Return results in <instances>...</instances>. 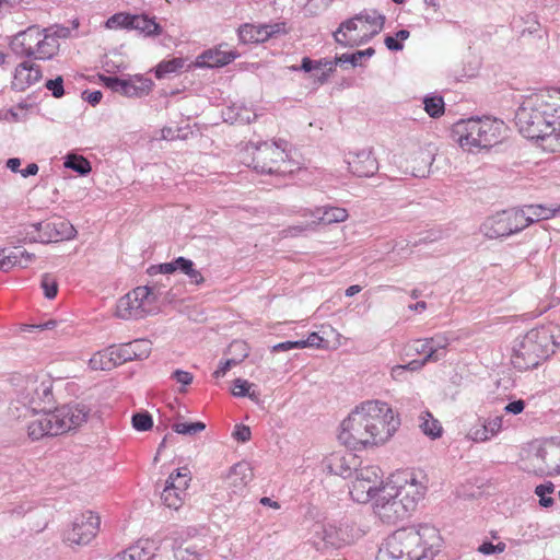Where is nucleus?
Listing matches in <instances>:
<instances>
[{"mask_svg": "<svg viewBox=\"0 0 560 560\" xmlns=\"http://www.w3.org/2000/svg\"><path fill=\"white\" fill-rule=\"evenodd\" d=\"M115 347H109L104 350L95 352L89 360V366L93 371H110L117 365L118 358H116Z\"/></svg>", "mask_w": 560, "mask_h": 560, "instance_id": "72a5a7b5", "label": "nucleus"}, {"mask_svg": "<svg viewBox=\"0 0 560 560\" xmlns=\"http://www.w3.org/2000/svg\"><path fill=\"white\" fill-rule=\"evenodd\" d=\"M154 542L150 539H140L126 550L117 553L113 560H149L154 555Z\"/></svg>", "mask_w": 560, "mask_h": 560, "instance_id": "c756f323", "label": "nucleus"}, {"mask_svg": "<svg viewBox=\"0 0 560 560\" xmlns=\"http://www.w3.org/2000/svg\"><path fill=\"white\" fill-rule=\"evenodd\" d=\"M354 480L350 487V495L358 503H368L381 493L383 474L378 466L366 465L354 469Z\"/></svg>", "mask_w": 560, "mask_h": 560, "instance_id": "ddd939ff", "label": "nucleus"}, {"mask_svg": "<svg viewBox=\"0 0 560 560\" xmlns=\"http://www.w3.org/2000/svg\"><path fill=\"white\" fill-rule=\"evenodd\" d=\"M373 509L378 518L387 524H395L409 515L402 502L394 494L390 485L382 487L381 493L375 498Z\"/></svg>", "mask_w": 560, "mask_h": 560, "instance_id": "a211bd4d", "label": "nucleus"}, {"mask_svg": "<svg viewBox=\"0 0 560 560\" xmlns=\"http://www.w3.org/2000/svg\"><path fill=\"white\" fill-rule=\"evenodd\" d=\"M252 166L261 174L284 175L292 173L294 163L288 154V143L284 140L272 142L250 143Z\"/></svg>", "mask_w": 560, "mask_h": 560, "instance_id": "9d476101", "label": "nucleus"}, {"mask_svg": "<svg viewBox=\"0 0 560 560\" xmlns=\"http://www.w3.org/2000/svg\"><path fill=\"white\" fill-rule=\"evenodd\" d=\"M11 385L16 400L33 411L45 410L55 402L54 380L44 371L16 373Z\"/></svg>", "mask_w": 560, "mask_h": 560, "instance_id": "423d86ee", "label": "nucleus"}, {"mask_svg": "<svg viewBox=\"0 0 560 560\" xmlns=\"http://www.w3.org/2000/svg\"><path fill=\"white\" fill-rule=\"evenodd\" d=\"M346 162L350 172L359 177H370L378 171V162L371 148L350 151Z\"/></svg>", "mask_w": 560, "mask_h": 560, "instance_id": "aec40b11", "label": "nucleus"}, {"mask_svg": "<svg viewBox=\"0 0 560 560\" xmlns=\"http://www.w3.org/2000/svg\"><path fill=\"white\" fill-rule=\"evenodd\" d=\"M523 213L517 208L504 210L488 218L481 225L482 233L488 238L506 237L524 230Z\"/></svg>", "mask_w": 560, "mask_h": 560, "instance_id": "2eb2a0df", "label": "nucleus"}, {"mask_svg": "<svg viewBox=\"0 0 560 560\" xmlns=\"http://www.w3.org/2000/svg\"><path fill=\"white\" fill-rule=\"evenodd\" d=\"M488 427V431L492 436H495L503 429V417L495 416L493 418H489L488 420H483Z\"/></svg>", "mask_w": 560, "mask_h": 560, "instance_id": "052dcab7", "label": "nucleus"}, {"mask_svg": "<svg viewBox=\"0 0 560 560\" xmlns=\"http://www.w3.org/2000/svg\"><path fill=\"white\" fill-rule=\"evenodd\" d=\"M100 79L103 84L113 92L128 97H140L148 94L152 84L150 80H143L141 81V85H136L130 80H122L116 77L100 75Z\"/></svg>", "mask_w": 560, "mask_h": 560, "instance_id": "b1692460", "label": "nucleus"}, {"mask_svg": "<svg viewBox=\"0 0 560 560\" xmlns=\"http://www.w3.org/2000/svg\"><path fill=\"white\" fill-rule=\"evenodd\" d=\"M152 417L149 413H136L132 417V425L138 431H147L152 427Z\"/></svg>", "mask_w": 560, "mask_h": 560, "instance_id": "6e6d98bb", "label": "nucleus"}, {"mask_svg": "<svg viewBox=\"0 0 560 560\" xmlns=\"http://www.w3.org/2000/svg\"><path fill=\"white\" fill-rule=\"evenodd\" d=\"M466 436L474 442H486L493 438L488 431V427L485 421H479L477 424L471 425Z\"/></svg>", "mask_w": 560, "mask_h": 560, "instance_id": "de8ad7c7", "label": "nucleus"}, {"mask_svg": "<svg viewBox=\"0 0 560 560\" xmlns=\"http://www.w3.org/2000/svg\"><path fill=\"white\" fill-rule=\"evenodd\" d=\"M156 299L152 288L138 287L118 300L116 315L122 319L142 318L152 311Z\"/></svg>", "mask_w": 560, "mask_h": 560, "instance_id": "f8f14e48", "label": "nucleus"}, {"mask_svg": "<svg viewBox=\"0 0 560 560\" xmlns=\"http://www.w3.org/2000/svg\"><path fill=\"white\" fill-rule=\"evenodd\" d=\"M432 348H429L430 354L425 355V360L439 361L444 357V350L450 345V340L444 335H436L432 338H428Z\"/></svg>", "mask_w": 560, "mask_h": 560, "instance_id": "37998d69", "label": "nucleus"}, {"mask_svg": "<svg viewBox=\"0 0 560 560\" xmlns=\"http://www.w3.org/2000/svg\"><path fill=\"white\" fill-rule=\"evenodd\" d=\"M423 103L425 112L433 118L440 117L444 113V102L441 96L425 97Z\"/></svg>", "mask_w": 560, "mask_h": 560, "instance_id": "09e8293b", "label": "nucleus"}, {"mask_svg": "<svg viewBox=\"0 0 560 560\" xmlns=\"http://www.w3.org/2000/svg\"><path fill=\"white\" fill-rule=\"evenodd\" d=\"M311 215L314 218V221L311 224H307L306 226H292L289 229V232L291 235H298L299 233H302L308 228H312L314 224H331V223H339L343 222L348 219L349 214L348 211L345 208L340 207H319L315 210H310L307 213H304V215Z\"/></svg>", "mask_w": 560, "mask_h": 560, "instance_id": "412c9836", "label": "nucleus"}, {"mask_svg": "<svg viewBox=\"0 0 560 560\" xmlns=\"http://www.w3.org/2000/svg\"><path fill=\"white\" fill-rule=\"evenodd\" d=\"M322 67L327 68V71H323L320 77H318V81L323 83L327 80L329 74L334 71L332 61L326 60V59L313 61L308 57H304L302 59L301 69L305 72H310L312 70H318Z\"/></svg>", "mask_w": 560, "mask_h": 560, "instance_id": "ea45409f", "label": "nucleus"}, {"mask_svg": "<svg viewBox=\"0 0 560 560\" xmlns=\"http://www.w3.org/2000/svg\"><path fill=\"white\" fill-rule=\"evenodd\" d=\"M386 485L392 486L394 494L402 502L408 514L415 510L417 503L425 493V487L412 474L394 476Z\"/></svg>", "mask_w": 560, "mask_h": 560, "instance_id": "f3484780", "label": "nucleus"}, {"mask_svg": "<svg viewBox=\"0 0 560 560\" xmlns=\"http://www.w3.org/2000/svg\"><path fill=\"white\" fill-rule=\"evenodd\" d=\"M560 345V328L547 325L530 329L515 345L512 364L520 371L538 366Z\"/></svg>", "mask_w": 560, "mask_h": 560, "instance_id": "39448f33", "label": "nucleus"}, {"mask_svg": "<svg viewBox=\"0 0 560 560\" xmlns=\"http://www.w3.org/2000/svg\"><path fill=\"white\" fill-rule=\"evenodd\" d=\"M324 342H325L324 338L320 337L317 332H312L307 337V339L300 340V343H303L301 346V349L306 348V347L324 348L325 347Z\"/></svg>", "mask_w": 560, "mask_h": 560, "instance_id": "680f3d73", "label": "nucleus"}, {"mask_svg": "<svg viewBox=\"0 0 560 560\" xmlns=\"http://www.w3.org/2000/svg\"><path fill=\"white\" fill-rule=\"evenodd\" d=\"M132 14L129 13H116L106 21L107 28H129L131 26Z\"/></svg>", "mask_w": 560, "mask_h": 560, "instance_id": "3c124183", "label": "nucleus"}, {"mask_svg": "<svg viewBox=\"0 0 560 560\" xmlns=\"http://www.w3.org/2000/svg\"><path fill=\"white\" fill-rule=\"evenodd\" d=\"M303 343H300V340L298 341H284L277 343L272 347L273 352H280V351H289L292 349H301V346Z\"/></svg>", "mask_w": 560, "mask_h": 560, "instance_id": "338daca9", "label": "nucleus"}, {"mask_svg": "<svg viewBox=\"0 0 560 560\" xmlns=\"http://www.w3.org/2000/svg\"><path fill=\"white\" fill-rule=\"evenodd\" d=\"M116 358H118L119 365L132 360H143L149 357L151 352V343L147 339H137L128 343L115 347Z\"/></svg>", "mask_w": 560, "mask_h": 560, "instance_id": "bb28decb", "label": "nucleus"}, {"mask_svg": "<svg viewBox=\"0 0 560 560\" xmlns=\"http://www.w3.org/2000/svg\"><path fill=\"white\" fill-rule=\"evenodd\" d=\"M65 166L80 175H88L92 170L90 162L82 155L77 154H69L66 159Z\"/></svg>", "mask_w": 560, "mask_h": 560, "instance_id": "a18cd8bd", "label": "nucleus"}, {"mask_svg": "<svg viewBox=\"0 0 560 560\" xmlns=\"http://www.w3.org/2000/svg\"><path fill=\"white\" fill-rule=\"evenodd\" d=\"M184 65L185 60L183 58H173L171 60L162 61L155 69V77L158 79H162L167 74L175 73L179 71Z\"/></svg>", "mask_w": 560, "mask_h": 560, "instance_id": "c03bdc74", "label": "nucleus"}, {"mask_svg": "<svg viewBox=\"0 0 560 560\" xmlns=\"http://www.w3.org/2000/svg\"><path fill=\"white\" fill-rule=\"evenodd\" d=\"M234 350H240L238 357H232L225 361L220 362V365L218 369L213 372V376L215 378L223 377L226 372L240 364L245 358L248 357L249 348L245 341L242 340H235L233 341L229 347V352H233Z\"/></svg>", "mask_w": 560, "mask_h": 560, "instance_id": "473e14b6", "label": "nucleus"}, {"mask_svg": "<svg viewBox=\"0 0 560 560\" xmlns=\"http://www.w3.org/2000/svg\"><path fill=\"white\" fill-rule=\"evenodd\" d=\"M399 425V418L387 402L369 400L358 406L342 421L338 439L352 448L376 445L389 440Z\"/></svg>", "mask_w": 560, "mask_h": 560, "instance_id": "f03ea898", "label": "nucleus"}, {"mask_svg": "<svg viewBox=\"0 0 560 560\" xmlns=\"http://www.w3.org/2000/svg\"><path fill=\"white\" fill-rule=\"evenodd\" d=\"M130 30H138L147 36H158L162 33L161 26L147 15H132Z\"/></svg>", "mask_w": 560, "mask_h": 560, "instance_id": "e433bc0d", "label": "nucleus"}, {"mask_svg": "<svg viewBox=\"0 0 560 560\" xmlns=\"http://www.w3.org/2000/svg\"><path fill=\"white\" fill-rule=\"evenodd\" d=\"M520 213H523L525 219L524 229L541 220L553 218L560 210V207H546L542 205H526L517 208Z\"/></svg>", "mask_w": 560, "mask_h": 560, "instance_id": "7c9ffc66", "label": "nucleus"}, {"mask_svg": "<svg viewBox=\"0 0 560 560\" xmlns=\"http://www.w3.org/2000/svg\"><path fill=\"white\" fill-rule=\"evenodd\" d=\"M45 86L56 98H59L65 94L62 77H57L54 80L46 81Z\"/></svg>", "mask_w": 560, "mask_h": 560, "instance_id": "4d7b16f0", "label": "nucleus"}, {"mask_svg": "<svg viewBox=\"0 0 560 560\" xmlns=\"http://www.w3.org/2000/svg\"><path fill=\"white\" fill-rule=\"evenodd\" d=\"M59 35L50 28L31 25L15 34L11 40L12 50L35 60H50L59 51Z\"/></svg>", "mask_w": 560, "mask_h": 560, "instance_id": "0eeeda50", "label": "nucleus"}, {"mask_svg": "<svg viewBox=\"0 0 560 560\" xmlns=\"http://www.w3.org/2000/svg\"><path fill=\"white\" fill-rule=\"evenodd\" d=\"M206 429V424L201 421L191 422V423H175L173 424V430L183 435H195Z\"/></svg>", "mask_w": 560, "mask_h": 560, "instance_id": "8fccbe9b", "label": "nucleus"}, {"mask_svg": "<svg viewBox=\"0 0 560 560\" xmlns=\"http://www.w3.org/2000/svg\"><path fill=\"white\" fill-rule=\"evenodd\" d=\"M524 409H525V401L522 399L511 401L504 407V411L506 413H512V415H520L524 411Z\"/></svg>", "mask_w": 560, "mask_h": 560, "instance_id": "69168bd1", "label": "nucleus"}, {"mask_svg": "<svg viewBox=\"0 0 560 560\" xmlns=\"http://www.w3.org/2000/svg\"><path fill=\"white\" fill-rule=\"evenodd\" d=\"M442 546L439 529L430 524L404 527L389 535L380 548V560H433Z\"/></svg>", "mask_w": 560, "mask_h": 560, "instance_id": "7ed1b4c3", "label": "nucleus"}, {"mask_svg": "<svg viewBox=\"0 0 560 560\" xmlns=\"http://www.w3.org/2000/svg\"><path fill=\"white\" fill-rule=\"evenodd\" d=\"M202 548L191 541H186L178 545L174 550L176 560H201Z\"/></svg>", "mask_w": 560, "mask_h": 560, "instance_id": "4c0bfd02", "label": "nucleus"}, {"mask_svg": "<svg viewBox=\"0 0 560 560\" xmlns=\"http://www.w3.org/2000/svg\"><path fill=\"white\" fill-rule=\"evenodd\" d=\"M406 162V173H410L415 177H425L429 174V167L433 162V156L431 152L418 148L410 154V159H407Z\"/></svg>", "mask_w": 560, "mask_h": 560, "instance_id": "c85d7f7f", "label": "nucleus"}, {"mask_svg": "<svg viewBox=\"0 0 560 560\" xmlns=\"http://www.w3.org/2000/svg\"><path fill=\"white\" fill-rule=\"evenodd\" d=\"M503 122L490 118H469L457 121L453 133L458 144L467 151L490 148L500 141Z\"/></svg>", "mask_w": 560, "mask_h": 560, "instance_id": "6e6552de", "label": "nucleus"}, {"mask_svg": "<svg viewBox=\"0 0 560 560\" xmlns=\"http://www.w3.org/2000/svg\"><path fill=\"white\" fill-rule=\"evenodd\" d=\"M42 78L40 67L31 60H26L15 68L12 85L16 91H25L31 85L39 82Z\"/></svg>", "mask_w": 560, "mask_h": 560, "instance_id": "a878e982", "label": "nucleus"}, {"mask_svg": "<svg viewBox=\"0 0 560 560\" xmlns=\"http://www.w3.org/2000/svg\"><path fill=\"white\" fill-rule=\"evenodd\" d=\"M186 497V493L177 491L174 487L171 485L165 483V487L161 493V499L163 503L170 508L177 510L182 506L184 499Z\"/></svg>", "mask_w": 560, "mask_h": 560, "instance_id": "a19ab883", "label": "nucleus"}, {"mask_svg": "<svg viewBox=\"0 0 560 560\" xmlns=\"http://www.w3.org/2000/svg\"><path fill=\"white\" fill-rule=\"evenodd\" d=\"M506 548L504 542L493 545L492 542L485 541L478 547V551L483 555L502 553Z\"/></svg>", "mask_w": 560, "mask_h": 560, "instance_id": "13d9d810", "label": "nucleus"}, {"mask_svg": "<svg viewBox=\"0 0 560 560\" xmlns=\"http://www.w3.org/2000/svg\"><path fill=\"white\" fill-rule=\"evenodd\" d=\"M224 121L230 124H249L256 114L245 106L233 105L223 112Z\"/></svg>", "mask_w": 560, "mask_h": 560, "instance_id": "c9c22d12", "label": "nucleus"}, {"mask_svg": "<svg viewBox=\"0 0 560 560\" xmlns=\"http://www.w3.org/2000/svg\"><path fill=\"white\" fill-rule=\"evenodd\" d=\"M253 384L247 382L246 380L236 378L233 383L232 394L236 397H245L247 396L254 401L259 400V393L253 390L250 392V387Z\"/></svg>", "mask_w": 560, "mask_h": 560, "instance_id": "49530a36", "label": "nucleus"}, {"mask_svg": "<svg viewBox=\"0 0 560 560\" xmlns=\"http://www.w3.org/2000/svg\"><path fill=\"white\" fill-rule=\"evenodd\" d=\"M354 537L348 525L316 523L312 530V544L316 550L328 552L350 545Z\"/></svg>", "mask_w": 560, "mask_h": 560, "instance_id": "4468645a", "label": "nucleus"}, {"mask_svg": "<svg viewBox=\"0 0 560 560\" xmlns=\"http://www.w3.org/2000/svg\"><path fill=\"white\" fill-rule=\"evenodd\" d=\"M254 472L249 463L240 462L233 465L225 476V486L231 494L241 495L253 480Z\"/></svg>", "mask_w": 560, "mask_h": 560, "instance_id": "5701e85b", "label": "nucleus"}, {"mask_svg": "<svg viewBox=\"0 0 560 560\" xmlns=\"http://www.w3.org/2000/svg\"><path fill=\"white\" fill-rule=\"evenodd\" d=\"M521 467L536 476L560 475V438L530 444L522 458Z\"/></svg>", "mask_w": 560, "mask_h": 560, "instance_id": "9b49d317", "label": "nucleus"}, {"mask_svg": "<svg viewBox=\"0 0 560 560\" xmlns=\"http://www.w3.org/2000/svg\"><path fill=\"white\" fill-rule=\"evenodd\" d=\"M177 264L179 265V271L188 277L191 284L201 285L205 282L203 276L195 268L192 260L185 257H178Z\"/></svg>", "mask_w": 560, "mask_h": 560, "instance_id": "58836bf2", "label": "nucleus"}, {"mask_svg": "<svg viewBox=\"0 0 560 560\" xmlns=\"http://www.w3.org/2000/svg\"><path fill=\"white\" fill-rule=\"evenodd\" d=\"M555 490V486L551 482L539 485L535 489L536 495L540 498L539 503L544 508H549L553 504V499L547 497V493H551Z\"/></svg>", "mask_w": 560, "mask_h": 560, "instance_id": "603ef678", "label": "nucleus"}, {"mask_svg": "<svg viewBox=\"0 0 560 560\" xmlns=\"http://www.w3.org/2000/svg\"><path fill=\"white\" fill-rule=\"evenodd\" d=\"M83 100L86 101L89 104L95 106L97 105L102 100V92L101 91H84L83 92Z\"/></svg>", "mask_w": 560, "mask_h": 560, "instance_id": "774afa93", "label": "nucleus"}, {"mask_svg": "<svg viewBox=\"0 0 560 560\" xmlns=\"http://www.w3.org/2000/svg\"><path fill=\"white\" fill-rule=\"evenodd\" d=\"M236 58V54L233 51H228L222 49V46H219L214 49H209L205 51L200 57L198 63L203 67L214 68V67H223Z\"/></svg>", "mask_w": 560, "mask_h": 560, "instance_id": "2f4dec72", "label": "nucleus"}, {"mask_svg": "<svg viewBox=\"0 0 560 560\" xmlns=\"http://www.w3.org/2000/svg\"><path fill=\"white\" fill-rule=\"evenodd\" d=\"M419 428L421 429L422 433L431 440L441 438L443 433L441 422L435 419L430 411H422L420 413Z\"/></svg>", "mask_w": 560, "mask_h": 560, "instance_id": "f704fd0d", "label": "nucleus"}, {"mask_svg": "<svg viewBox=\"0 0 560 560\" xmlns=\"http://www.w3.org/2000/svg\"><path fill=\"white\" fill-rule=\"evenodd\" d=\"M172 377L184 386L191 384L194 376L190 372L176 370L173 372Z\"/></svg>", "mask_w": 560, "mask_h": 560, "instance_id": "0e129e2a", "label": "nucleus"}, {"mask_svg": "<svg viewBox=\"0 0 560 560\" xmlns=\"http://www.w3.org/2000/svg\"><path fill=\"white\" fill-rule=\"evenodd\" d=\"M40 284L47 299H54L57 295L58 283L51 275L45 273Z\"/></svg>", "mask_w": 560, "mask_h": 560, "instance_id": "864d4df0", "label": "nucleus"}, {"mask_svg": "<svg viewBox=\"0 0 560 560\" xmlns=\"http://www.w3.org/2000/svg\"><path fill=\"white\" fill-rule=\"evenodd\" d=\"M179 270V265L177 264V258L173 261H170V262H164V264H161V265H156V266H151L149 269H148V272L150 275H158V273H165V275H168V273H173L175 271Z\"/></svg>", "mask_w": 560, "mask_h": 560, "instance_id": "5fc2aeb1", "label": "nucleus"}, {"mask_svg": "<svg viewBox=\"0 0 560 560\" xmlns=\"http://www.w3.org/2000/svg\"><path fill=\"white\" fill-rule=\"evenodd\" d=\"M100 525L101 517L92 511H85L74 517L71 527L65 533V541L69 545H88L96 537Z\"/></svg>", "mask_w": 560, "mask_h": 560, "instance_id": "dca6fc26", "label": "nucleus"}, {"mask_svg": "<svg viewBox=\"0 0 560 560\" xmlns=\"http://www.w3.org/2000/svg\"><path fill=\"white\" fill-rule=\"evenodd\" d=\"M190 471L187 467H183L168 476L165 483L171 485L177 491L186 493L190 481Z\"/></svg>", "mask_w": 560, "mask_h": 560, "instance_id": "79ce46f5", "label": "nucleus"}, {"mask_svg": "<svg viewBox=\"0 0 560 560\" xmlns=\"http://www.w3.org/2000/svg\"><path fill=\"white\" fill-rule=\"evenodd\" d=\"M284 24H244L238 28V37L242 43H264L270 37L284 33Z\"/></svg>", "mask_w": 560, "mask_h": 560, "instance_id": "4be33fe9", "label": "nucleus"}, {"mask_svg": "<svg viewBox=\"0 0 560 560\" xmlns=\"http://www.w3.org/2000/svg\"><path fill=\"white\" fill-rule=\"evenodd\" d=\"M37 232V236H32L31 242L50 243L63 240H71L77 231L73 225L63 219L52 222H39L32 225Z\"/></svg>", "mask_w": 560, "mask_h": 560, "instance_id": "6ab92c4d", "label": "nucleus"}, {"mask_svg": "<svg viewBox=\"0 0 560 560\" xmlns=\"http://www.w3.org/2000/svg\"><path fill=\"white\" fill-rule=\"evenodd\" d=\"M27 424V434L33 441L56 436L75 430L88 422L92 408L82 401L70 402L54 410H39Z\"/></svg>", "mask_w": 560, "mask_h": 560, "instance_id": "20e7f679", "label": "nucleus"}, {"mask_svg": "<svg viewBox=\"0 0 560 560\" xmlns=\"http://www.w3.org/2000/svg\"><path fill=\"white\" fill-rule=\"evenodd\" d=\"M384 23V15L364 10L342 22L334 33V37L343 46H360L377 35L383 30Z\"/></svg>", "mask_w": 560, "mask_h": 560, "instance_id": "1a4fd4ad", "label": "nucleus"}, {"mask_svg": "<svg viewBox=\"0 0 560 560\" xmlns=\"http://www.w3.org/2000/svg\"><path fill=\"white\" fill-rule=\"evenodd\" d=\"M35 260V254L20 247L0 249V271L8 272L15 266L27 267Z\"/></svg>", "mask_w": 560, "mask_h": 560, "instance_id": "cd10ccee", "label": "nucleus"}, {"mask_svg": "<svg viewBox=\"0 0 560 560\" xmlns=\"http://www.w3.org/2000/svg\"><path fill=\"white\" fill-rule=\"evenodd\" d=\"M233 436L240 442H247L250 440V429L244 424H237L233 431Z\"/></svg>", "mask_w": 560, "mask_h": 560, "instance_id": "e2e57ef3", "label": "nucleus"}, {"mask_svg": "<svg viewBox=\"0 0 560 560\" xmlns=\"http://www.w3.org/2000/svg\"><path fill=\"white\" fill-rule=\"evenodd\" d=\"M361 59H362V54H358V51L354 54H351V55L342 54L341 56L337 57L332 61V65H334V68L338 63H351L353 67H355L360 63Z\"/></svg>", "mask_w": 560, "mask_h": 560, "instance_id": "bf43d9fd", "label": "nucleus"}, {"mask_svg": "<svg viewBox=\"0 0 560 560\" xmlns=\"http://www.w3.org/2000/svg\"><path fill=\"white\" fill-rule=\"evenodd\" d=\"M358 458L350 452H336L327 456L324 462V469L329 474L348 478L352 475V469L357 465Z\"/></svg>", "mask_w": 560, "mask_h": 560, "instance_id": "393cba45", "label": "nucleus"}, {"mask_svg": "<svg viewBox=\"0 0 560 560\" xmlns=\"http://www.w3.org/2000/svg\"><path fill=\"white\" fill-rule=\"evenodd\" d=\"M515 124L525 138L540 141L544 150L560 151V93L540 91L525 96Z\"/></svg>", "mask_w": 560, "mask_h": 560, "instance_id": "f257e3e1", "label": "nucleus"}]
</instances>
